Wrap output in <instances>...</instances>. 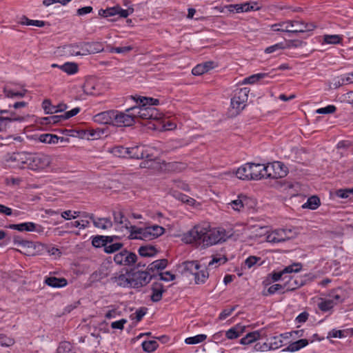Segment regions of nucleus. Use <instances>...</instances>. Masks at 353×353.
Here are the masks:
<instances>
[{"mask_svg":"<svg viewBox=\"0 0 353 353\" xmlns=\"http://www.w3.org/2000/svg\"><path fill=\"white\" fill-rule=\"evenodd\" d=\"M287 232H291L290 229H278L269 233L266 236V240L269 243H281L292 238L287 235Z\"/></svg>","mask_w":353,"mask_h":353,"instance_id":"10","label":"nucleus"},{"mask_svg":"<svg viewBox=\"0 0 353 353\" xmlns=\"http://www.w3.org/2000/svg\"><path fill=\"white\" fill-rule=\"evenodd\" d=\"M152 294L151 295V300L153 302H159L162 299L163 293L165 291L164 286L162 283L155 282L152 285Z\"/></svg>","mask_w":353,"mask_h":353,"instance_id":"21","label":"nucleus"},{"mask_svg":"<svg viewBox=\"0 0 353 353\" xmlns=\"http://www.w3.org/2000/svg\"><path fill=\"white\" fill-rule=\"evenodd\" d=\"M123 244L122 243H114L110 245H106L104 252L108 254L114 253L122 248Z\"/></svg>","mask_w":353,"mask_h":353,"instance_id":"55","label":"nucleus"},{"mask_svg":"<svg viewBox=\"0 0 353 353\" xmlns=\"http://www.w3.org/2000/svg\"><path fill=\"white\" fill-rule=\"evenodd\" d=\"M0 114H8V117H0V122L1 124L5 122V127L6 126V123L8 122L12 121H23L24 120V117L22 116H19L16 114L14 111H10L8 110H0Z\"/></svg>","mask_w":353,"mask_h":353,"instance_id":"20","label":"nucleus"},{"mask_svg":"<svg viewBox=\"0 0 353 353\" xmlns=\"http://www.w3.org/2000/svg\"><path fill=\"white\" fill-rule=\"evenodd\" d=\"M72 345L69 342H61L57 350V353H76L71 350Z\"/></svg>","mask_w":353,"mask_h":353,"instance_id":"52","label":"nucleus"},{"mask_svg":"<svg viewBox=\"0 0 353 353\" xmlns=\"http://www.w3.org/2000/svg\"><path fill=\"white\" fill-rule=\"evenodd\" d=\"M160 276V280L164 281H170L175 279V275L172 274L170 272L167 271L163 273L159 274Z\"/></svg>","mask_w":353,"mask_h":353,"instance_id":"64","label":"nucleus"},{"mask_svg":"<svg viewBox=\"0 0 353 353\" xmlns=\"http://www.w3.org/2000/svg\"><path fill=\"white\" fill-rule=\"evenodd\" d=\"M81 46V42L65 45L61 48L62 52L65 53V54L70 56H83Z\"/></svg>","mask_w":353,"mask_h":353,"instance_id":"18","label":"nucleus"},{"mask_svg":"<svg viewBox=\"0 0 353 353\" xmlns=\"http://www.w3.org/2000/svg\"><path fill=\"white\" fill-rule=\"evenodd\" d=\"M284 288H285V285H282L281 284H274V285H271L267 290V291H263L262 294L263 296H267L269 295L274 294L277 292H281V291L283 290L284 289Z\"/></svg>","mask_w":353,"mask_h":353,"instance_id":"50","label":"nucleus"},{"mask_svg":"<svg viewBox=\"0 0 353 353\" xmlns=\"http://www.w3.org/2000/svg\"><path fill=\"white\" fill-rule=\"evenodd\" d=\"M206 338L207 336L205 334H201L194 336L188 337L185 339V342L189 345L197 344L205 341Z\"/></svg>","mask_w":353,"mask_h":353,"instance_id":"49","label":"nucleus"},{"mask_svg":"<svg viewBox=\"0 0 353 353\" xmlns=\"http://www.w3.org/2000/svg\"><path fill=\"white\" fill-rule=\"evenodd\" d=\"M143 350L146 352H152L159 346L158 343L154 340L145 341L141 344Z\"/></svg>","mask_w":353,"mask_h":353,"instance_id":"43","label":"nucleus"},{"mask_svg":"<svg viewBox=\"0 0 353 353\" xmlns=\"http://www.w3.org/2000/svg\"><path fill=\"white\" fill-rule=\"evenodd\" d=\"M110 152L114 156L121 158H128V148L117 145L110 149Z\"/></svg>","mask_w":353,"mask_h":353,"instance_id":"31","label":"nucleus"},{"mask_svg":"<svg viewBox=\"0 0 353 353\" xmlns=\"http://www.w3.org/2000/svg\"><path fill=\"white\" fill-rule=\"evenodd\" d=\"M336 305L334 299H321V301L318 303V307L322 312H327L332 310Z\"/></svg>","mask_w":353,"mask_h":353,"instance_id":"35","label":"nucleus"},{"mask_svg":"<svg viewBox=\"0 0 353 353\" xmlns=\"http://www.w3.org/2000/svg\"><path fill=\"white\" fill-rule=\"evenodd\" d=\"M187 243L201 241L204 245L210 246L225 241V232L208 227L196 225L184 235Z\"/></svg>","mask_w":353,"mask_h":353,"instance_id":"1","label":"nucleus"},{"mask_svg":"<svg viewBox=\"0 0 353 353\" xmlns=\"http://www.w3.org/2000/svg\"><path fill=\"white\" fill-rule=\"evenodd\" d=\"M160 118L161 114L157 108L150 106H142L140 119L143 120H158Z\"/></svg>","mask_w":353,"mask_h":353,"instance_id":"15","label":"nucleus"},{"mask_svg":"<svg viewBox=\"0 0 353 353\" xmlns=\"http://www.w3.org/2000/svg\"><path fill=\"white\" fill-rule=\"evenodd\" d=\"M114 283L123 288H132L131 285V270L126 271L125 274H121L112 278Z\"/></svg>","mask_w":353,"mask_h":353,"instance_id":"17","label":"nucleus"},{"mask_svg":"<svg viewBox=\"0 0 353 353\" xmlns=\"http://www.w3.org/2000/svg\"><path fill=\"white\" fill-rule=\"evenodd\" d=\"M94 227L106 230L112 227V222L110 218H95L94 214L88 215Z\"/></svg>","mask_w":353,"mask_h":353,"instance_id":"19","label":"nucleus"},{"mask_svg":"<svg viewBox=\"0 0 353 353\" xmlns=\"http://www.w3.org/2000/svg\"><path fill=\"white\" fill-rule=\"evenodd\" d=\"M113 125L116 126H131L134 123V121L132 119L131 115L126 110L123 112H119L114 110Z\"/></svg>","mask_w":353,"mask_h":353,"instance_id":"9","label":"nucleus"},{"mask_svg":"<svg viewBox=\"0 0 353 353\" xmlns=\"http://www.w3.org/2000/svg\"><path fill=\"white\" fill-rule=\"evenodd\" d=\"M249 164L250 166V172L252 174V180H259L260 175H261V173H260L261 164L252 163H249Z\"/></svg>","mask_w":353,"mask_h":353,"instance_id":"44","label":"nucleus"},{"mask_svg":"<svg viewBox=\"0 0 353 353\" xmlns=\"http://www.w3.org/2000/svg\"><path fill=\"white\" fill-rule=\"evenodd\" d=\"M168 261L165 259H159L150 263L147 268V270L150 274H155V271L162 270L168 265Z\"/></svg>","mask_w":353,"mask_h":353,"instance_id":"22","label":"nucleus"},{"mask_svg":"<svg viewBox=\"0 0 353 353\" xmlns=\"http://www.w3.org/2000/svg\"><path fill=\"white\" fill-rule=\"evenodd\" d=\"M134 232L136 234L139 235V236H135V239L150 241L162 235L165 232V229L158 225H154L144 228H138Z\"/></svg>","mask_w":353,"mask_h":353,"instance_id":"5","label":"nucleus"},{"mask_svg":"<svg viewBox=\"0 0 353 353\" xmlns=\"http://www.w3.org/2000/svg\"><path fill=\"white\" fill-rule=\"evenodd\" d=\"M336 290H334L329 294V299H334V301L336 302V305L338 303H342L345 300L344 297L337 293Z\"/></svg>","mask_w":353,"mask_h":353,"instance_id":"63","label":"nucleus"},{"mask_svg":"<svg viewBox=\"0 0 353 353\" xmlns=\"http://www.w3.org/2000/svg\"><path fill=\"white\" fill-rule=\"evenodd\" d=\"M142 105L137 104V105L132 106L126 109V112L130 113L132 116V119L135 121L136 119L141 118Z\"/></svg>","mask_w":353,"mask_h":353,"instance_id":"46","label":"nucleus"},{"mask_svg":"<svg viewBox=\"0 0 353 353\" xmlns=\"http://www.w3.org/2000/svg\"><path fill=\"white\" fill-rule=\"evenodd\" d=\"M132 99L135 101L137 104L142 105V106H150L152 107V105H157L159 103V101L157 99H154L152 97H130Z\"/></svg>","mask_w":353,"mask_h":353,"instance_id":"24","label":"nucleus"},{"mask_svg":"<svg viewBox=\"0 0 353 353\" xmlns=\"http://www.w3.org/2000/svg\"><path fill=\"white\" fill-rule=\"evenodd\" d=\"M241 198H245V196H239L238 199L232 201L229 205H231L232 209L236 211H241L243 208L244 204Z\"/></svg>","mask_w":353,"mask_h":353,"instance_id":"57","label":"nucleus"},{"mask_svg":"<svg viewBox=\"0 0 353 353\" xmlns=\"http://www.w3.org/2000/svg\"><path fill=\"white\" fill-rule=\"evenodd\" d=\"M114 114V110L100 112L94 117V121L101 124L113 125Z\"/></svg>","mask_w":353,"mask_h":353,"instance_id":"16","label":"nucleus"},{"mask_svg":"<svg viewBox=\"0 0 353 353\" xmlns=\"http://www.w3.org/2000/svg\"><path fill=\"white\" fill-rule=\"evenodd\" d=\"M61 140V141H68V139H65L63 137H59L58 136L55 134H43L40 135L39 137V141L43 143H57L59 140Z\"/></svg>","mask_w":353,"mask_h":353,"instance_id":"28","label":"nucleus"},{"mask_svg":"<svg viewBox=\"0 0 353 353\" xmlns=\"http://www.w3.org/2000/svg\"><path fill=\"white\" fill-rule=\"evenodd\" d=\"M13 242L14 245L27 248L31 247L32 244V241L23 240L19 236H14Z\"/></svg>","mask_w":353,"mask_h":353,"instance_id":"60","label":"nucleus"},{"mask_svg":"<svg viewBox=\"0 0 353 353\" xmlns=\"http://www.w3.org/2000/svg\"><path fill=\"white\" fill-rule=\"evenodd\" d=\"M156 277V274H150L146 270H131V285L133 288H140L146 285L150 281Z\"/></svg>","mask_w":353,"mask_h":353,"instance_id":"6","label":"nucleus"},{"mask_svg":"<svg viewBox=\"0 0 353 353\" xmlns=\"http://www.w3.org/2000/svg\"><path fill=\"white\" fill-rule=\"evenodd\" d=\"M104 238L105 237L103 235H97L93 236L92 239V245L97 248L101 247L105 248L106 244Z\"/></svg>","mask_w":353,"mask_h":353,"instance_id":"53","label":"nucleus"},{"mask_svg":"<svg viewBox=\"0 0 353 353\" xmlns=\"http://www.w3.org/2000/svg\"><path fill=\"white\" fill-rule=\"evenodd\" d=\"M45 283L52 288H61L67 285V280L64 278H57L55 276L47 277L45 280Z\"/></svg>","mask_w":353,"mask_h":353,"instance_id":"26","label":"nucleus"},{"mask_svg":"<svg viewBox=\"0 0 353 353\" xmlns=\"http://www.w3.org/2000/svg\"><path fill=\"white\" fill-rule=\"evenodd\" d=\"M8 228L12 230H18L19 232H37L38 233L43 232L44 230L43 226L32 222H26L19 224H10Z\"/></svg>","mask_w":353,"mask_h":353,"instance_id":"12","label":"nucleus"},{"mask_svg":"<svg viewBox=\"0 0 353 353\" xmlns=\"http://www.w3.org/2000/svg\"><path fill=\"white\" fill-rule=\"evenodd\" d=\"M122 228H125L127 230H129V231L131 232V236L135 234V230L138 228H136L135 226L131 225L130 221L125 218L123 219V223L120 224Z\"/></svg>","mask_w":353,"mask_h":353,"instance_id":"62","label":"nucleus"},{"mask_svg":"<svg viewBox=\"0 0 353 353\" xmlns=\"http://www.w3.org/2000/svg\"><path fill=\"white\" fill-rule=\"evenodd\" d=\"M313 23H305L299 21H287L272 26V29L275 32H286L290 34H297L312 31L315 28Z\"/></svg>","mask_w":353,"mask_h":353,"instance_id":"2","label":"nucleus"},{"mask_svg":"<svg viewBox=\"0 0 353 353\" xmlns=\"http://www.w3.org/2000/svg\"><path fill=\"white\" fill-rule=\"evenodd\" d=\"M226 8L229 11L233 12L236 10V12H249L251 10H258L259 8H254L253 6H250V3L246 2L242 4H231L227 6Z\"/></svg>","mask_w":353,"mask_h":353,"instance_id":"23","label":"nucleus"},{"mask_svg":"<svg viewBox=\"0 0 353 353\" xmlns=\"http://www.w3.org/2000/svg\"><path fill=\"white\" fill-rule=\"evenodd\" d=\"M209 276V273L206 269L199 270L194 275L195 283L196 284L204 283Z\"/></svg>","mask_w":353,"mask_h":353,"instance_id":"42","label":"nucleus"},{"mask_svg":"<svg viewBox=\"0 0 353 353\" xmlns=\"http://www.w3.org/2000/svg\"><path fill=\"white\" fill-rule=\"evenodd\" d=\"M137 260V255L126 250H123L117 253L114 256V262L118 265H131L136 263Z\"/></svg>","mask_w":353,"mask_h":353,"instance_id":"8","label":"nucleus"},{"mask_svg":"<svg viewBox=\"0 0 353 353\" xmlns=\"http://www.w3.org/2000/svg\"><path fill=\"white\" fill-rule=\"evenodd\" d=\"M41 125L56 124L63 121L61 115H52L46 117H42L39 119Z\"/></svg>","mask_w":353,"mask_h":353,"instance_id":"33","label":"nucleus"},{"mask_svg":"<svg viewBox=\"0 0 353 353\" xmlns=\"http://www.w3.org/2000/svg\"><path fill=\"white\" fill-rule=\"evenodd\" d=\"M14 343V340L10 337L0 334V345L2 347H10Z\"/></svg>","mask_w":353,"mask_h":353,"instance_id":"58","label":"nucleus"},{"mask_svg":"<svg viewBox=\"0 0 353 353\" xmlns=\"http://www.w3.org/2000/svg\"><path fill=\"white\" fill-rule=\"evenodd\" d=\"M108 51L111 53H114V52H116V53H121V54H125V53H128V52L131 51L133 48L131 46H123V47H111V46H108L107 47Z\"/></svg>","mask_w":353,"mask_h":353,"instance_id":"51","label":"nucleus"},{"mask_svg":"<svg viewBox=\"0 0 353 353\" xmlns=\"http://www.w3.org/2000/svg\"><path fill=\"white\" fill-rule=\"evenodd\" d=\"M285 334H280L279 336H274L270 339L269 347L272 350L278 349L283 346V336Z\"/></svg>","mask_w":353,"mask_h":353,"instance_id":"40","label":"nucleus"},{"mask_svg":"<svg viewBox=\"0 0 353 353\" xmlns=\"http://www.w3.org/2000/svg\"><path fill=\"white\" fill-rule=\"evenodd\" d=\"M3 92L5 93L6 96L8 98H14V97L22 98L26 95V94L27 92V90H23L21 92H14L11 90H8L7 88H4Z\"/></svg>","mask_w":353,"mask_h":353,"instance_id":"54","label":"nucleus"},{"mask_svg":"<svg viewBox=\"0 0 353 353\" xmlns=\"http://www.w3.org/2000/svg\"><path fill=\"white\" fill-rule=\"evenodd\" d=\"M320 199L317 196H312L308 198L307 202L303 205V208L316 210L320 205Z\"/></svg>","mask_w":353,"mask_h":353,"instance_id":"38","label":"nucleus"},{"mask_svg":"<svg viewBox=\"0 0 353 353\" xmlns=\"http://www.w3.org/2000/svg\"><path fill=\"white\" fill-rule=\"evenodd\" d=\"M183 272L185 273H190L192 275H195L199 270L200 269V265L197 261H185L183 263Z\"/></svg>","mask_w":353,"mask_h":353,"instance_id":"29","label":"nucleus"},{"mask_svg":"<svg viewBox=\"0 0 353 353\" xmlns=\"http://www.w3.org/2000/svg\"><path fill=\"white\" fill-rule=\"evenodd\" d=\"M138 252L139 255L143 257L154 256L157 254V250L153 246H141Z\"/></svg>","mask_w":353,"mask_h":353,"instance_id":"34","label":"nucleus"},{"mask_svg":"<svg viewBox=\"0 0 353 353\" xmlns=\"http://www.w3.org/2000/svg\"><path fill=\"white\" fill-rule=\"evenodd\" d=\"M90 222L86 220H82L81 221H76L74 222H71L70 223H67L66 226L68 227H74L79 228L80 229H84L89 226Z\"/></svg>","mask_w":353,"mask_h":353,"instance_id":"59","label":"nucleus"},{"mask_svg":"<svg viewBox=\"0 0 353 353\" xmlns=\"http://www.w3.org/2000/svg\"><path fill=\"white\" fill-rule=\"evenodd\" d=\"M50 156L43 153H29L26 156V165L33 170H43L50 165Z\"/></svg>","mask_w":353,"mask_h":353,"instance_id":"4","label":"nucleus"},{"mask_svg":"<svg viewBox=\"0 0 353 353\" xmlns=\"http://www.w3.org/2000/svg\"><path fill=\"white\" fill-rule=\"evenodd\" d=\"M308 345L307 339H300L295 342L291 343L286 348L283 349L282 352H296Z\"/></svg>","mask_w":353,"mask_h":353,"instance_id":"27","label":"nucleus"},{"mask_svg":"<svg viewBox=\"0 0 353 353\" xmlns=\"http://www.w3.org/2000/svg\"><path fill=\"white\" fill-rule=\"evenodd\" d=\"M128 158L134 159H145L140 165L141 168H150L152 163L156 157L151 152V149L143 145H136L134 147L128 148Z\"/></svg>","mask_w":353,"mask_h":353,"instance_id":"3","label":"nucleus"},{"mask_svg":"<svg viewBox=\"0 0 353 353\" xmlns=\"http://www.w3.org/2000/svg\"><path fill=\"white\" fill-rule=\"evenodd\" d=\"M236 176L242 180H252V174L249 163L240 167L236 172Z\"/></svg>","mask_w":353,"mask_h":353,"instance_id":"25","label":"nucleus"},{"mask_svg":"<svg viewBox=\"0 0 353 353\" xmlns=\"http://www.w3.org/2000/svg\"><path fill=\"white\" fill-rule=\"evenodd\" d=\"M42 108L44 110L45 113L48 114H52L58 112L57 109H56V105H52L50 99H45L43 101Z\"/></svg>","mask_w":353,"mask_h":353,"instance_id":"45","label":"nucleus"},{"mask_svg":"<svg viewBox=\"0 0 353 353\" xmlns=\"http://www.w3.org/2000/svg\"><path fill=\"white\" fill-rule=\"evenodd\" d=\"M60 69L68 74H74L78 71V65L75 63L67 62L60 65Z\"/></svg>","mask_w":353,"mask_h":353,"instance_id":"39","label":"nucleus"},{"mask_svg":"<svg viewBox=\"0 0 353 353\" xmlns=\"http://www.w3.org/2000/svg\"><path fill=\"white\" fill-rule=\"evenodd\" d=\"M260 337V332L258 331L250 332L245 335V336L243 337L240 343L242 345H248L250 344L255 341H256Z\"/></svg>","mask_w":353,"mask_h":353,"instance_id":"32","label":"nucleus"},{"mask_svg":"<svg viewBox=\"0 0 353 353\" xmlns=\"http://www.w3.org/2000/svg\"><path fill=\"white\" fill-rule=\"evenodd\" d=\"M21 23L26 26H35L37 27H43L45 22L39 20H32L27 18L26 16H23L21 19Z\"/></svg>","mask_w":353,"mask_h":353,"instance_id":"47","label":"nucleus"},{"mask_svg":"<svg viewBox=\"0 0 353 353\" xmlns=\"http://www.w3.org/2000/svg\"><path fill=\"white\" fill-rule=\"evenodd\" d=\"M270 179H279L285 176L288 174L287 167L280 161H275L269 164Z\"/></svg>","mask_w":353,"mask_h":353,"instance_id":"11","label":"nucleus"},{"mask_svg":"<svg viewBox=\"0 0 353 353\" xmlns=\"http://www.w3.org/2000/svg\"><path fill=\"white\" fill-rule=\"evenodd\" d=\"M267 76H268L267 73H258V74H252L247 78H245L243 79L242 83L243 84H253Z\"/></svg>","mask_w":353,"mask_h":353,"instance_id":"41","label":"nucleus"},{"mask_svg":"<svg viewBox=\"0 0 353 353\" xmlns=\"http://www.w3.org/2000/svg\"><path fill=\"white\" fill-rule=\"evenodd\" d=\"M336 110V108L333 105H329L325 108H319L316 112L318 114H332L334 113Z\"/></svg>","mask_w":353,"mask_h":353,"instance_id":"61","label":"nucleus"},{"mask_svg":"<svg viewBox=\"0 0 353 353\" xmlns=\"http://www.w3.org/2000/svg\"><path fill=\"white\" fill-rule=\"evenodd\" d=\"M227 261L228 259L225 256H214L212 259L209 262L208 267H212L214 265H216L215 267H217L218 265L224 264Z\"/></svg>","mask_w":353,"mask_h":353,"instance_id":"56","label":"nucleus"},{"mask_svg":"<svg viewBox=\"0 0 353 353\" xmlns=\"http://www.w3.org/2000/svg\"><path fill=\"white\" fill-rule=\"evenodd\" d=\"M133 12L134 8L132 7H129L128 9L123 10L119 6H115L105 9V17L119 14L122 18H126L130 14H132Z\"/></svg>","mask_w":353,"mask_h":353,"instance_id":"14","label":"nucleus"},{"mask_svg":"<svg viewBox=\"0 0 353 353\" xmlns=\"http://www.w3.org/2000/svg\"><path fill=\"white\" fill-rule=\"evenodd\" d=\"M302 269V264L301 263H294L293 264L286 266L283 270H282V273L284 275L285 274H290L292 272H299Z\"/></svg>","mask_w":353,"mask_h":353,"instance_id":"48","label":"nucleus"},{"mask_svg":"<svg viewBox=\"0 0 353 353\" xmlns=\"http://www.w3.org/2000/svg\"><path fill=\"white\" fill-rule=\"evenodd\" d=\"M27 153H23V152H17V153H13L10 157V161L13 162H17V165L19 166H23V165H26V159L27 156Z\"/></svg>","mask_w":353,"mask_h":353,"instance_id":"37","label":"nucleus"},{"mask_svg":"<svg viewBox=\"0 0 353 353\" xmlns=\"http://www.w3.org/2000/svg\"><path fill=\"white\" fill-rule=\"evenodd\" d=\"M249 92L250 90L248 88H241L236 91L231 99V107L235 110L234 114H239L245 107Z\"/></svg>","mask_w":353,"mask_h":353,"instance_id":"7","label":"nucleus"},{"mask_svg":"<svg viewBox=\"0 0 353 353\" xmlns=\"http://www.w3.org/2000/svg\"><path fill=\"white\" fill-rule=\"evenodd\" d=\"M83 55L95 54L103 50V45L99 42H81Z\"/></svg>","mask_w":353,"mask_h":353,"instance_id":"13","label":"nucleus"},{"mask_svg":"<svg viewBox=\"0 0 353 353\" xmlns=\"http://www.w3.org/2000/svg\"><path fill=\"white\" fill-rule=\"evenodd\" d=\"M243 330L244 327L237 325L228 330L225 336L229 339H234L238 338L243 332Z\"/></svg>","mask_w":353,"mask_h":353,"instance_id":"30","label":"nucleus"},{"mask_svg":"<svg viewBox=\"0 0 353 353\" xmlns=\"http://www.w3.org/2000/svg\"><path fill=\"white\" fill-rule=\"evenodd\" d=\"M343 40V36L339 34H325L323 41L327 44H339Z\"/></svg>","mask_w":353,"mask_h":353,"instance_id":"36","label":"nucleus"}]
</instances>
